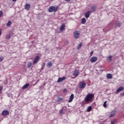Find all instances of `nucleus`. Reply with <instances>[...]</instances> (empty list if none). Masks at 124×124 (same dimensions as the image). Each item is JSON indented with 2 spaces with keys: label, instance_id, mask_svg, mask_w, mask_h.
<instances>
[{
  "label": "nucleus",
  "instance_id": "obj_32",
  "mask_svg": "<svg viewBox=\"0 0 124 124\" xmlns=\"http://www.w3.org/2000/svg\"><path fill=\"white\" fill-rule=\"evenodd\" d=\"M3 61V57H0V62H1Z\"/></svg>",
  "mask_w": 124,
  "mask_h": 124
},
{
  "label": "nucleus",
  "instance_id": "obj_7",
  "mask_svg": "<svg viewBox=\"0 0 124 124\" xmlns=\"http://www.w3.org/2000/svg\"><path fill=\"white\" fill-rule=\"evenodd\" d=\"M66 79V78L65 77H63L62 78H59L57 80V82L61 83V82H62V81H64V80Z\"/></svg>",
  "mask_w": 124,
  "mask_h": 124
},
{
  "label": "nucleus",
  "instance_id": "obj_21",
  "mask_svg": "<svg viewBox=\"0 0 124 124\" xmlns=\"http://www.w3.org/2000/svg\"><path fill=\"white\" fill-rule=\"evenodd\" d=\"M31 65H32V63L29 62L27 65L28 68H30V67H31Z\"/></svg>",
  "mask_w": 124,
  "mask_h": 124
},
{
  "label": "nucleus",
  "instance_id": "obj_35",
  "mask_svg": "<svg viewBox=\"0 0 124 124\" xmlns=\"http://www.w3.org/2000/svg\"><path fill=\"white\" fill-rule=\"evenodd\" d=\"M66 92H67V89H64L63 90V92L65 93Z\"/></svg>",
  "mask_w": 124,
  "mask_h": 124
},
{
  "label": "nucleus",
  "instance_id": "obj_33",
  "mask_svg": "<svg viewBox=\"0 0 124 124\" xmlns=\"http://www.w3.org/2000/svg\"><path fill=\"white\" fill-rule=\"evenodd\" d=\"M90 61L91 62H93V57H92Z\"/></svg>",
  "mask_w": 124,
  "mask_h": 124
},
{
  "label": "nucleus",
  "instance_id": "obj_16",
  "mask_svg": "<svg viewBox=\"0 0 124 124\" xmlns=\"http://www.w3.org/2000/svg\"><path fill=\"white\" fill-rule=\"evenodd\" d=\"M91 12H90V11H88L87 12L85 15V16L86 17V18H89L90 17V15H91Z\"/></svg>",
  "mask_w": 124,
  "mask_h": 124
},
{
  "label": "nucleus",
  "instance_id": "obj_12",
  "mask_svg": "<svg viewBox=\"0 0 124 124\" xmlns=\"http://www.w3.org/2000/svg\"><path fill=\"white\" fill-rule=\"evenodd\" d=\"M30 8H31V4H26L25 5V9L26 10H29Z\"/></svg>",
  "mask_w": 124,
  "mask_h": 124
},
{
  "label": "nucleus",
  "instance_id": "obj_26",
  "mask_svg": "<svg viewBox=\"0 0 124 124\" xmlns=\"http://www.w3.org/2000/svg\"><path fill=\"white\" fill-rule=\"evenodd\" d=\"M87 112H91L92 111V106H89L87 108Z\"/></svg>",
  "mask_w": 124,
  "mask_h": 124
},
{
  "label": "nucleus",
  "instance_id": "obj_2",
  "mask_svg": "<svg viewBox=\"0 0 124 124\" xmlns=\"http://www.w3.org/2000/svg\"><path fill=\"white\" fill-rule=\"evenodd\" d=\"M58 8L59 7L57 6L56 7H55L54 6H50L48 8V12H57L58 11Z\"/></svg>",
  "mask_w": 124,
  "mask_h": 124
},
{
  "label": "nucleus",
  "instance_id": "obj_38",
  "mask_svg": "<svg viewBox=\"0 0 124 124\" xmlns=\"http://www.w3.org/2000/svg\"><path fill=\"white\" fill-rule=\"evenodd\" d=\"M65 1H67V2H69V1H71V0H65Z\"/></svg>",
  "mask_w": 124,
  "mask_h": 124
},
{
  "label": "nucleus",
  "instance_id": "obj_5",
  "mask_svg": "<svg viewBox=\"0 0 124 124\" xmlns=\"http://www.w3.org/2000/svg\"><path fill=\"white\" fill-rule=\"evenodd\" d=\"M39 60H40V57L39 56H37L33 61V64H36V63L39 62Z\"/></svg>",
  "mask_w": 124,
  "mask_h": 124
},
{
  "label": "nucleus",
  "instance_id": "obj_3",
  "mask_svg": "<svg viewBox=\"0 0 124 124\" xmlns=\"http://www.w3.org/2000/svg\"><path fill=\"white\" fill-rule=\"evenodd\" d=\"M78 87L79 89H84V88L86 87V83L84 82H80L79 83Z\"/></svg>",
  "mask_w": 124,
  "mask_h": 124
},
{
  "label": "nucleus",
  "instance_id": "obj_30",
  "mask_svg": "<svg viewBox=\"0 0 124 124\" xmlns=\"http://www.w3.org/2000/svg\"><path fill=\"white\" fill-rule=\"evenodd\" d=\"M3 15V13L2 11H0V18Z\"/></svg>",
  "mask_w": 124,
  "mask_h": 124
},
{
  "label": "nucleus",
  "instance_id": "obj_19",
  "mask_svg": "<svg viewBox=\"0 0 124 124\" xmlns=\"http://www.w3.org/2000/svg\"><path fill=\"white\" fill-rule=\"evenodd\" d=\"M82 47V43H80L77 47V50H79Z\"/></svg>",
  "mask_w": 124,
  "mask_h": 124
},
{
  "label": "nucleus",
  "instance_id": "obj_14",
  "mask_svg": "<svg viewBox=\"0 0 124 124\" xmlns=\"http://www.w3.org/2000/svg\"><path fill=\"white\" fill-rule=\"evenodd\" d=\"M29 87H30V83L26 84L22 87V90H26V89H28V88H29Z\"/></svg>",
  "mask_w": 124,
  "mask_h": 124
},
{
  "label": "nucleus",
  "instance_id": "obj_40",
  "mask_svg": "<svg viewBox=\"0 0 124 124\" xmlns=\"http://www.w3.org/2000/svg\"><path fill=\"white\" fill-rule=\"evenodd\" d=\"M95 8V7H94V9Z\"/></svg>",
  "mask_w": 124,
  "mask_h": 124
},
{
  "label": "nucleus",
  "instance_id": "obj_17",
  "mask_svg": "<svg viewBox=\"0 0 124 124\" xmlns=\"http://www.w3.org/2000/svg\"><path fill=\"white\" fill-rule=\"evenodd\" d=\"M107 78L108 79H112V78H113V76H112V74H107Z\"/></svg>",
  "mask_w": 124,
  "mask_h": 124
},
{
  "label": "nucleus",
  "instance_id": "obj_20",
  "mask_svg": "<svg viewBox=\"0 0 124 124\" xmlns=\"http://www.w3.org/2000/svg\"><path fill=\"white\" fill-rule=\"evenodd\" d=\"M86 23V18H82L81 19V24H85Z\"/></svg>",
  "mask_w": 124,
  "mask_h": 124
},
{
  "label": "nucleus",
  "instance_id": "obj_36",
  "mask_svg": "<svg viewBox=\"0 0 124 124\" xmlns=\"http://www.w3.org/2000/svg\"><path fill=\"white\" fill-rule=\"evenodd\" d=\"M93 51L91 52V56H93Z\"/></svg>",
  "mask_w": 124,
  "mask_h": 124
},
{
  "label": "nucleus",
  "instance_id": "obj_9",
  "mask_svg": "<svg viewBox=\"0 0 124 124\" xmlns=\"http://www.w3.org/2000/svg\"><path fill=\"white\" fill-rule=\"evenodd\" d=\"M124 87L121 86V87H119L118 89L117 90L116 93H121V92H123V91H124Z\"/></svg>",
  "mask_w": 124,
  "mask_h": 124
},
{
  "label": "nucleus",
  "instance_id": "obj_25",
  "mask_svg": "<svg viewBox=\"0 0 124 124\" xmlns=\"http://www.w3.org/2000/svg\"><path fill=\"white\" fill-rule=\"evenodd\" d=\"M117 123V119H114L113 120L111 121V124H115Z\"/></svg>",
  "mask_w": 124,
  "mask_h": 124
},
{
  "label": "nucleus",
  "instance_id": "obj_8",
  "mask_svg": "<svg viewBox=\"0 0 124 124\" xmlns=\"http://www.w3.org/2000/svg\"><path fill=\"white\" fill-rule=\"evenodd\" d=\"M116 114V111L115 110H112L110 114L109 115V118H113L114 116Z\"/></svg>",
  "mask_w": 124,
  "mask_h": 124
},
{
  "label": "nucleus",
  "instance_id": "obj_4",
  "mask_svg": "<svg viewBox=\"0 0 124 124\" xmlns=\"http://www.w3.org/2000/svg\"><path fill=\"white\" fill-rule=\"evenodd\" d=\"M80 35V33L78 31H76L74 32V37L75 39H77L79 38Z\"/></svg>",
  "mask_w": 124,
  "mask_h": 124
},
{
  "label": "nucleus",
  "instance_id": "obj_10",
  "mask_svg": "<svg viewBox=\"0 0 124 124\" xmlns=\"http://www.w3.org/2000/svg\"><path fill=\"white\" fill-rule=\"evenodd\" d=\"M65 29V24L63 23L61 25L60 27V31H64Z\"/></svg>",
  "mask_w": 124,
  "mask_h": 124
},
{
  "label": "nucleus",
  "instance_id": "obj_1",
  "mask_svg": "<svg viewBox=\"0 0 124 124\" xmlns=\"http://www.w3.org/2000/svg\"><path fill=\"white\" fill-rule=\"evenodd\" d=\"M93 94H88L84 99L85 102L88 104L90 102H93Z\"/></svg>",
  "mask_w": 124,
  "mask_h": 124
},
{
  "label": "nucleus",
  "instance_id": "obj_24",
  "mask_svg": "<svg viewBox=\"0 0 124 124\" xmlns=\"http://www.w3.org/2000/svg\"><path fill=\"white\" fill-rule=\"evenodd\" d=\"M11 24H12V22L11 21H9L7 24V27H10V26H11Z\"/></svg>",
  "mask_w": 124,
  "mask_h": 124
},
{
  "label": "nucleus",
  "instance_id": "obj_22",
  "mask_svg": "<svg viewBox=\"0 0 124 124\" xmlns=\"http://www.w3.org/2000/svg\"><path fill=\"white\" fill-rule=\"evenodd\" d=\"M53 65V63H52V62H49L47 63V67H51V66H52Z\"/></svg>",
  "mask_w": 124,
  "mask_h": 124
},
{
  "label": "nucleus",
  "instance_id": "obj_6",
  "mask_svg": "<svg viewBox=\"0 0 124 124\" xmlns=\"http://www.w3.org/2000/svg\"><path fill=\"white\" fill-rule=\"evenodd\" d=\"M9 115V111L7 110H4L2 112V115L3 117H5V116H7Z\"/></svg>",
  "mask_w": 124,
  "mask_h": 124
},
{
  "label": "nucleus",
  "instance_id": "obj_27",
  "mask_svg": "<svg viewBox=\"0 0 124 124\" xmlns=\"http://www.w3.org/2000/svg\"><path fill=\"white\" fill-rule=\"evenodd\" d=\"M108 61H109V62H112V56H109L108 58Z\"/></svg>",
  "mask_w": 124,
  "mask_h": 124
},
{
  "label": "nucleus",
  "instance_id": "obj_28",
  "mask_svg": "<svg viewBox=\"0 0 124 124\" xmlns=\"http://www.w3.org/2000/svg\"><path fill=\"white\" fill-rule=\"evenodd\" d=\"M62 100H63L62 98L58 97L57 100L58 102H62Z\"/></svg>",
  "mask_w": 124,
  "mask_h": 124
},
{
  "label": "nucleus",
  "instance_id": "obj_39",
  "mask_svg": "<svg viewBox=\"0 0 124 124\" xmlns=\"http://www.w3.org/2000/svg\"><path fill=\"white\" fill-rule=\"evenodd\" d=\"M17 0H12L13 1H16Z\"/></svg>",
  "mask_w": 124,
  "mask_h": 124
},
{
  "label": "nucleus",
  "instance_id": "obj_15",
  "mask_svg": "<svg viewBox=\"0 0 124 124\" xmlns=\"http://www.w3.org/2000/svg\"><path fill=\"white\" fill-rule=\"evenodd\" d=\"M64 113H65V109L64 108H62L59 111V113L61 114V115H62V114H64Z\"/></svg>",
  "mask_w": 124,
  "mask_h": 124
},
{
  "label": "nucleus",
  "instance_id": "obj_18",
  "mask_svg": "<svg viewBox=\"0 0 124 124\" xmlns=\"http://www.w3.org/2000/svg\"><path fill=\"white\" fill-rule=\"evenodd\" d=\"M121 22H117L116 25H115V28H120L121 27Z\"/></svg>",
  "mask_w": 124,
  "mask_h": 124
},
{
  "label": "nucleus",
  "instance_id": "obj_34",
  "mask_svg": "<svg viewBox=\"0 0 124 124\" xmlns=\"http://www.w3.org/2000/svg\"><path fill=\"white\" fill-rule=\"evenodd\" d=\"M1 91H2V86H0V93H1Z\"/></svg>",
  "mask_w": 124,
  "mask_h": 124
},
{
  "label": "nucleus",
  "instance_id": "obj_13",
  "mask_svg": "<svg viewBox=\"0 0 124 124\" xmlns=\"http://www.w3.org/2000/svg\"><path fill=\"white\" fill-rule=\"evenodd\" d=\"M74 98V94H72L70 96L68 102H72V100H73Z\"/></svg>",
  "mask_w": 124,
  "mask_h": 124
},
{
  "label": "nucleus",
  "instance_id": "obj_31",
  "mask_svg": "<svg viewBox=\"0 0 124 124\" xmlns=\"http://www.w3.org/2000/svg\"><path fill=\"white\" fill-rule=\"evenodd\" d=\"M96 61H97V58L94 57H93V62H96Z\"/></svg>",
  "mask_w": 124,
  "mask_h": 124
},
{
  "label": "nucleus",
  "instance_id": "obj_37",
  "mask_svg": "<svg viewBox=\"0 0 124 124\" xmlns=\"http://www.w3.org/2000/svg\"><path fill=\"white\" fill-rule=\"evenodd\" d=\"M1 35V29H0V36Z\"/></svg>",
  "mask_w": 124,
  "mask_h": 124
},
{
  "label": "nucleus",
  "instance_id": "obj_29",
  "mask_svg": "<svg viewBox=\"0 0 124 124\" xmlns=\"http://www.w3.org/2000/svg\"><path fill=\"white\" fill-rule=\"evenodd\" d=\"M104 107H107V101H106L104 102V104H103Z\"/></svg>",
  "mask_w": 124,
  "mask_h": 124
},
{
  "label": "nucleus",
  "instance_id": "obj_11",
  "mask_svg": "<svg viewBox=\"0 0 124 124\" xmlns=\"http://www.w3.org/2000/svg\"><path fill=\"white\" fill-rule=\"evenodd\" d=\"M73 76H75V77H77L78 75H79V71L78 70H76L74 72V73L73 74Z\"/></svg>",
  "mask_w": 124,
  "mask_h": 124
},
{
  "label": "nucleus",
  "instance_id": "obj_23",
  "mask_svg": "<svg viewBox=\"0 0 124 124\" xmlns=\"http://www.w3.org/2000/svg\"><path fill=\"white\" fill-rule=\"evenodd\" d=\"M11 37V34H9L5 36V39H9Z\"/></svg>",
  "mask_w": 124,
  "mask_h": 124
}]
</instances>
